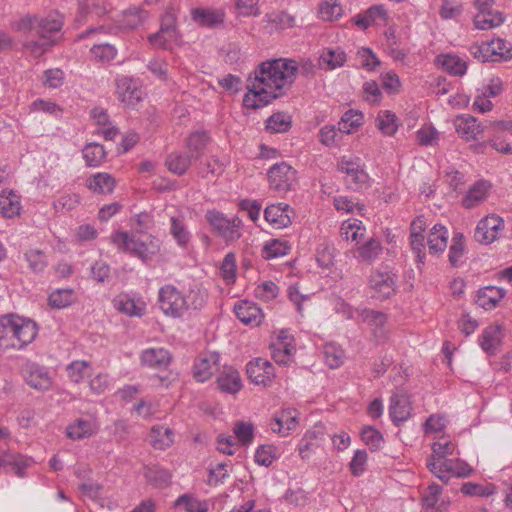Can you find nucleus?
I'll return each instance as SVG.
<instances>
[{"label":"nucleus","instance_id":"338daca9","mask_svg":"<svg viewBox=\"0 0 512 512\" xmlns=\"http://www.w3.org/2000/svg\"><path fill=\"white\" fill-rule=\"evenodd\" d=\"M5 465L9 466L18 477L25 476V469L30 465V459L23 455L5 454Z\"/></svg>","mask_w":512,"mask_h":512},{"label":"nucleus","instance_id":"c03bdc74","mask_svg":"<svg viewBox=\"0 0 512 512\" xmlns=\"http://www.w3.org/2000/svg\"><path fill=\"white\" fill-rule=\"evenodd\" d=\"M376 127L385 136H393L398 130L396 115L389 110H382L375 119Z\"/></svg>","mask_w":512,"mask_h":512},{"label":"nucleus","instance_id":"7ed1b4c3","mask_svg":"<svg viewBox=\"0 0 512 512\" xmlns=\"http://www.w3.org/2000/svg\"><path fill=\"white\" fill-rule=\"evenodd\" d=\"M38 333L36 323L14 314L0 317V352L22 349L30 344Z\"/></svg>","mask_w":512,"mask_h":512},{"label":"nucleus","instance_id":"0e129e2a","mask_svg":"<svg viewBox=\"0 0 512 512\" xmlns=\"http://www.w3.org/2000/svg\"><path fill=\"white\" fill-rule=\"evenodd\" d=\"M319 13L323 20L335 21L342 16L343 10L337 0H324L320 4Z\"/></svg>","mask_w":512,"mask_h":512},{"label":"nucleus","instance_id":"6ab92c4d","mask_svg":"<svg viewBox=\"0 0 512 512\" xmlns=\"http://www.w3.org/2000/svg\"><path fill=\"white\" fill-rule=\"evenodd\" d=\"M338 169L345 174V182L353 190L362 188L368 182L369 176L360 165L345 157L339 161Z\"/></svg>","mask_w":512,"mask_h":512},{"label":"nucleus","instance_id":"cd10ccee","mask_svg":"<svg viewBox=\"0 0 512 512\" xmlns=\"http://www.w3.org/2000/svg\"><path fill=\"white\" fill-rule=\"evenodd\" d=\"M411 413L409 399L404 394L393 395L390 399L389 414L393 423L405 422Z\"/></svg>","mask_w":512,"mask_h":512},{"label":"nucleus","instance_id":"69168bd1","mask_svg":"<svg viewBox=\"0 0 512 512\" xmlns=\"http://www.w3.org/2000/svg\"><path fill=\"white\" fill-rule=\"evenodd\" d=\"M343 133H340L338 130V127L335 125H324L319 130V141L327 146V147H333L337 146L338 143L341 141V135Z\"/></svg>","mask_w":512,"mask_h":512},{"label":"nucleus","instance_id":"dca6fc26","mask_svg":"<svg viewBox=\"0 0 512 512\" xmlns=\"http://www.w3.org/2000/svg\"><path fill=\"white\" fill-rule=\"evenodd\" d=\"M26 383L33 389L46 391L52 386V377L44 366L27 362L22 369Z\"/></svg>","mask_w":512,"mask_h":512},{"label":"nucleus","instance_id":"c85d7f7f","mask_svg":"<svg viewBox=\"0 0 512 512\" xmlns=\"http://www.w3.org/2000/svg\"><path fill=\"white\" fill-rule=\"evenodd\" d=\"M496 135L491 140V146L498 152L504 154L512 153V146L509 142V136H512V122L501 121L495 124Z\"/></svg>","mask_w":512,"mask_h":512},{"label":"nucleus","instance_id":"774afa93","mask_svg":"<svg viewBox=\"0 0 512 512\" xmlns=\"http://www.w3.org/2000/svg\"><path fill=\"white\" fill-rule=\"evenodd\" d=\"M361 439L374 451L378 450L383 443L382 434L372 426H367L362 429Z\"/></svg>","mask_w":512,"mask_h":512},{"label":"nucleus","instance_id":"a878e982","mask_svg":"<svg viewBox=\"0 0 512 512\" xmlns=\"http://www.w3.org/2000/svg\"><path fill=\"white\" fill-rule=\"evenodd\" d=\"M383 247L378 239L370 238L364 243L356 244V248L351 252L359 262L372 263L382 254Z\"/></svg>","mask_w":512,"mask_h":512},{"label":"nucleus","instance_id":"13d9d810","mask_svg":"<svg viewBox=\"0 0 512 512\" xmlns=\"http://www.w3.org/2000/svg\"><path fill=\"white\" fill-rule=\"evenodd\" d=\"M175 506L183 507L187 512H208V503L190 494H183L178 497Z\"/></svg>","mask_w":512,"mask_h":512},{"label":"nucleus","instance_id":"aec40b11","mask_svg":"<svg viewBox=\"0 0 512 512\" xmlns=\"http://www.w3.org/2000/svg\"><path fill=\"white\" fill-rule=\"evenodd\" d=\"M299 413L292 408H285L275 413L270 422V428L274 433L287 436L298 425Z\"/></svg>","mask_w":512,"mask_h":512},{"label":"nucleus","instance_id":"ea45409f","mask_svg":"<svg viewBox=\"0 0 512 512\" xmlns=\"http://www.w3.org/2000/svg\"><path fill=\"white\" fill-rule=\"evenodd\" d=\"M504 22V16L499 11H480L474 16V25L479 30H489L500 26Z\"/></svg>","mask_w":512,"mask_h":512},{"label":"nucleus","instance_id":"58836bf2","mask_svg":"<svg viewBox=\"0 0 512 512\" xmlns=\"http://www.w3.org/2000/svg\"><path fill=\"white\" fill-rule=\"evenodd\" d=\"M437 63L449 74L463 76L467 70V64L457 55L442 54L437 57Z\"/></svg>","mask_w":512,"mask_h":512},{"label":"nucleus","instance_id":"5701e85b","mask_svg":"<svg viewBox=\"0 0 512 512\" xmlns=\"http://www.w3.org/2000/svg\"><path fill=\"white\" fill-rule=\"evenodd\" d=\"M503 327L499 324L487 326L479 337V345L487 355H495L502 344Z\"/></svg>","mask_w":512,"mask_h":512},{"label":"nucleus","instance_id":"39448f33","mask_svg":"<svg viewBox=\"0 0 512 512\" xmlns=\"http://www.w3.org/2000/svg\"><path fill=\"white\" fill-rule=\"evenodd\" d=\"M355 314L360 321L368 326L375 344H384L389 340L390 331L387 327V314L368 308L356 309Z\"/></svg>","mask_w":512,"mask_h":512},{"label":"nucleus","instance_id":"c9c22d12","mask_svg":"<svg viewBox=\"0 0 512 512\" xmlns=\"http://www.w3.org/2000/svg\"><path fill=\"white\" fill-rule=\"evenodd\" d=\"M504 295V289L488 286L478 291L476 303L485 310H491L498 305Z\"/></svg>","mask_w":512,"mask_h":512},{"label":"nucleus","instance_id":"603ef678","mask_svg":"<svg viewBox=\"0 0 512 512\" xmlns=\"http://www.w3.org/2000/svg\"><path fill=\"white\" fill-rule=\"evenodd\" d=\"M431 448L433 454L429 457L428 461H440L446 460L448 456L453 455L456 450V445L446 438H441L434 442Z\"/></svg>","mask_w":512,"mask_h":512},{"label":"nucleus","instance_id":"9d476101","mask_svg":"<svg viewBox=\"0 0 512 512\" xmlns=\"http://www.w3.org/2000/svg\"><path fill=\"white\" fill-rule=\"evenodd\" d=\"M471 54L482 62L496 61L499 58L509 59L512 57L511 48L503 39H493L483 42L480 45H473L470 48Z\"/></svg>","mask_w":512,"mask_h":512},{"label":"nucleus","instance_id":"412c9836","mask_svg":"<svg viewBox=\"0 0 512 512\" xmlns=\"http://www.w3.org/2000/svg\"><path fill=\"white\" fill-rule=\"evenodd\" d=\"M293 209L284 203L272 204L266 207L264 217L274 228H286L292 223Z\"/></svg>","mask_w":512,"mask_h":512},{"label":"nucleus","instance_id":"f8f14e48","mask_svg":"<svg viewBox=\"0 0 512 512\" xmlns=\"http://www.w3.org/2000/svg\"><path fill=\"white\" fill-rule=\"evenodd\" d=\"M503 229L504 220L495 214H491L478 222L474 237L479 243L486 245L491 244L499 239Z\"/></svg>","mask_w":512,"mask_h":512},{"label":"nucleus","instance_id":"9b49d317","mask_svg":"<svg viewBox=\"0 0 512 512\" xmlns=\"http://www.w3.org/2000/svg\"><path fill=\"white\" fill-rule=\"evenodd\" d=\"M270 187L278 192H287L297 183V171L288 163L274 164L268 172Z\"/></svg>","mask_w":512,"mask_h":512},{"label":"nucleus","instance_id":"3c124183","mask_svg":"<svg viewBox=\"0 0 512 512\" xmlns=\"http://www.w3.org/2000/svg\"><path fill=\"white\" fill-rule=\"evenodd\" d=\"M106 157L104 147L98 143H89L83 149V158L89 167L101 165Z\"/></svg>","mask_w":512,"mask_h":512},{"label":"nucleus","instance_id":"4c0bfd02","mask_svg":"<svg viewBox=\"0 0 512 512\" xmlns=\"http://www.w3.org/2000/svg\"><path fill=\"white\" fill-rule=\"evenodd\" d=\"M150 442L155 449L164 450L174 443V431L163 425L153 426Z\"/></svg>","mask_w":512,"mask_h":512},{"label":"nucleus","instance_id":"49530a36","mask_svg":"<svg viewBox=\"0 0 512 512\" xmlns=\"http://www.w3.org/2000/svg\"><path fill=\"white\" fill-rule=\"evenodd\" d=\"M145 16V11L141 8H129L123 12L118 27L123 30L135 29L143 22Z\"/></svg>","mask_w":512,"mask_h":512},{"label":"nucleus","instance_id":"79ce46f5","mask_svg":"<svg viewBox=\"0 0 512 512\" xmlns=\"http://www.w3.org/2000/svg\"><path fill=\"white\" fill-rule=\"evenodd\" d=\"M363 124V114L358 110L346 111L338 122V130L346 135L354 133Z\"/></svg>","mask_w":512,"mask_h":512},{"label":"nucleus","instance_id":"052dcab7","mask_svg":"<svg viewBox=\"0 0 512 512\" xmlns=\"http://www.w3.org/2000/svg\"><path fill=\"white\" fill-rule=\"evenodd\" d=\"M254 425L250 422L238 421L233 427V432L242 446H249L254 440Z\"/></svg>","mask_w":512,"mask_h":512},{"label":"nucleus","instance_id":"6e6d98bb","mask_svg":"<svg viewBox=\"0 0 512 512\" xmlns=\"http://www.w3.org/2000/svg\"><path fill=\"white\" fill-rule=\"evenodd\" d=\"M48 301L53 308H66L74 301V290L71 288L57 289L49 295Z\"/></svg>","mask_w":512,"mask_h":512},{"label":"nucleus","instance_id":"37998d69","mask_svg":"<svg viewBox=\"0 0 512 512\" xmlns=\"http://www.w3.org/2000/svg\"><path fill=\"white\" fill-rule=\"evenodd\" d=\"M192 160L194 159L186 151L173 152L167 157L166 165L172 173L183 175L191 165Z\"/></svg>","mask_w":512,"mask_h":512},{"label":"nucleus","instance_id":"a211bd4d","mask_svg":"<svg viewBox=\"0 0 512 512\" xmlns=\"http://www.w3.org/2000/svg\"><path fill=\"white\" fill-rule=\"evenodd\" d=\"M247 375L257 385H270L274 376V367L266 359L256 358L247 364Z\"/></svg>","mask_w":512,"mask_h":512},{"label":"nucleus","instance_id":"a19ab883","mask_svg":"<svg viewBox=\"0 0 512 512\" xmlns=\"http://www.w3.org/2000/svg\"><path fill=\"white\" fill-rule=\"evenodd\" d=\"M170 234L180 248L186 249L190 244L192 235L189 232L183 219L171 217Z\"/></svg>","mask_w":512,"mask_h":512},{"label":"nucleus","instance_id":"a18cd8bd","mask_svg":"<svg viewBox=\"0 0 512 512\" xmlns=\"http://www.w3.org/2000/svg\"><path fill=\"white\" fill-rule=\"evenodd\" d=\"M465 253V238L460 232L454 233L449 248V262L453 267H459L463 264Z\"/></svg>","mask_w":512,"mask_h":512},{"label":"nucleus","instance_id":"f704fd0d","mask_svg":"<svg viewBox=\"0 0 512 512\" xmlns=\"http://www.w3.org/2000/svg\"><path fill=\"white\" fill-rule=\"evenodd\" d=\"M448 230L441 224H435L428 236V247L431 254L443 253L448 243Z\"/></svg>","mask_w":512,"mask_h":512},{"label":"nucleus","instance_id":"680f3d73","mask_svg":"<svg viewBox=\"0 0 512 512\" xmlns=\"http://www.w3.org/2000/svg\"><path fill=\"white\" fill-rule=\"evenodd\" d=\"M278 458V449L273 445H260L255 452V462L269 467Z\"/></svg>","mask_w":512,"mask_h":512},{"label":"nucleus","instance_id":"6e6552de","mask_svg":"<svg viewBox=\"0 0 512 512\" xmlns=\"http://www.w3.org/2000/svg\"><path fill=\"white\" fill-rule=\"evenodd\" d=\"M427 467L431 473L445 483H447L451 477H468L473 471L465 461L449 458L440 461H427Z\"/></svg>","mask_w":512,"mask_h":512},{"label":"nucleus","instance_id":"393cba45","mask_svg":"<svg viewBox=\"0 0 512 512\" xmlns=\"http://www.w3.org/2000/svg\"><path fill=\"white\" fill-rule=\"evenodd\" d=\"M114 308L130 317H140L145 313L146 305L141 299H134L126 293H121L113 299Z\"/></svg>","mask_w":512,"mask_h":512},{"label":"nucleus","instance_id":"423d86ee","mask_svg":"<svg viewBox=\"0 0 512 512\" xmlns=\"http://www.w3.org/2000/svg\"><path fill=\"white\" fill-rule=\"evenodd\" d=\"M177 14L173 8L167 9L161 19L160 30L149 36V42L156 48L170 49L172 43L180 40L179 31L176 28Z\"/></svg>","mask_w":512,"mask_h":512},{"label":"nucleus","instance_id":"c756f323","mask_svg":"<svg viewBox=\"0 0 512 512\" xmlns=\"http://www.w3.org/2000/svg\"><path fill=\"white\" fill-rule=\"evenodd\" d=\"M454 126L457 133L467 141L475 140L482 132L477 119L471 115H461L454 120Z\"/></svg>","mask_w":512,"mask_h":512},{"label":"nucleus","instance_id":"e2e57ef3","mask_svg":"<svg viewBox=\"0 0 512 512\" xmlns=\"http://www.w3.org/2000/svg\"><path fill=\"white\" fill-rule=\"evenodd\" d=\"M67 372L71 381L80 383L90 376V365L84 360L73 361L68 365Z\"/></svg>","mask_w":512,"mask_h":512},{"label":"nucleus","instance_id":"2eb2a0df","mask_svg":"<svg viewBox=\"0 0 512 512\" xmlns=\"http://www.w3.org/2000/svg\"><path fill=\"white\" fill-rule=\"evenodd\" d=\"M270 351L274 361L287 366L293 361L295 353L294 338L286 331H280L277 338L270 344Z\"/></svg>","mask_w":512,"mask_h":512},{"label":"nucleus","instance_id":"8fccbe9b","mask_svg":"<svg viewBox=\"0 0 512 512\" xmlns=\"http://www.w3.org/2000/svg\"><path fill=\"white\" fill-rule=\"evenodd\" d=\"M291 246L286 240L274 239L265 243L262 249L264 259H272L287 255Z\"/></svg>","mask_w":512,"mask_h":512},{"label":"nucleus","instance_id":"72a5a7b5","mask_svg":"<svg viewBox=\"0 0 512 512\" xmlns=\"http://www.w3.org/2000/svg\"><path fill=\"white\" fill-rule=\"evenodd\" d=\"M98 431V425L92 419H77L67 427V436L72 440L90 437Z\"/></svg>","mask_w":512,"mask_h":512},{"label":"nucleus","instance_id":"ddd939ff","mask_svg":"<svg viewBox=\"0 0 512 512\" xmlns=\"http://www.w3.org/2000/svg\"><path fill=\"white\" fill-rule=\"evenodd\" d=\"M116 96L125 106L133 107L143 98V92L137 81L129 76H118L115 79Z\"/></svg>","mask_w":512,"mask_h":512},{"label":"nucleus","instance_id":"4468645a","mask_svg":"<svg viewBox=\"0 0 512 512\" xmlns=\"http://www.w3.org/2000/svg\"><path fill=\"white\" fill-rule=\"evenodd\" d=\"M369 284L379 298L385 299L395 292L396 275L388 267H380L371 273Z\"/></svg>","mask_w":512,"mask_h":512},{"label":"nucleus","instance_id":"1a4fd4ad","mask_svg":"<svg viewBox=\"0 0 512 512\" xmlns=\"http://www.w3.org/2000/svg\"><path fill=\"white\" fill-rule=\"evenodd\" d=\"M160 309L167 316L174 318L180 317L188 309L183 295L173 285H165L160 288L158 293Z\"/></svg>","mask_w":512,"mask_h":512},{"label":"nucleus","instance_id":"bb28decb","mask_svg":"<svg viewBox=\"0 0 512 512\" xmlns=\"http://www.w3.org/2000/svg\"><path fill=\"white\" fill-rule=\"evenodd\" d=\"M21 209V199L15 191L3 190L0 193V214L4 218L12 219L20 216Z\"/></svg>","mask_w":512,"mask_h":512},{"label":"nucleus","instance_id":"f257e3e1","mask_svg":"<svg viewBox=\"0 0 512 512\" xmlns=\"http://www.w3.org/2000/svg\"><path fill=\"white\" fill-rule=\"evenodd\" d=\"M294 66L290 59L278 58L260 63L249 77L248 93L244 105L248 108H261L282 96L294 82Z\"/></svg>","mask_w":512,"mask_h":512},{"label":"nucleus","instance_id":"2f4dec72","mask_svg":"<svg viewBox=\"0 0 512 512\" xmlns=\"http://www.w3.org/2000/svg\"><path fill=\"white\" fill-rule=\"evenodd\" d=\"M141 361L151 368H165L171 361V355L164 348H149L142 352Z\"/></svg>","mask_w":512,"mask_h":512},{"label":"nucleus","instance_id":"864d4df0","mask_svg":"<svg viewBox=\"0 0 512 512\" xmlns=\"http://www.w3.org/2000/svg\"><path fill=\"white\" fill-rule=\"evenodd\" d=\"M265 21L272 25L275 30L291 28L295 24V19L284 11H272L265 15Z\"/></svg>","mask_w":512,"mask_h":512},{"label":"nucleus","instance_id":"20e7f679","mask_svg":"<svg viewBox=\"0 0 512 512\" xmlns=\"http://www.w3.org/2000/svg\"><path fill=\"white\" fill-rule=\"evenodd\" d=\"M110 239L118 251L128 253L143 262L150 261L160 251V241L152 235L141 239L125 231H115Z\"/></svg>","mask_w":512,"mask_h":512},{"label":"nucleus","instance_id":"473e14b6","mask_svg":"<svg viewBox=\"0 0 512 512\" xmlns=\"http://www.w3.org/2000/svg\"><path fill=\"white\" fill-rule=\"evenodd\" d=\"M218 388L230 394L240 391L242 384L239 372L232 367H225L217 378Z\"/></svg>","mask_w":512,"mask_h":512},{"label":"nucleus","instance_id":"f03ea898","mask_svg":"<svg viewBox=\"0 0 512 512\" xmlns=\"http://www.w3.org/2000/svg\"><path fill=\"white\" fill-rule=\"evenodd\" d=\"M63 27V16L57 12L41 17L26 14L10 22V28L23 37L22 47L39 57L57 42L56 36Z\"/></svg>","mask_w":512,"mask_h":512},{"label":"nucleus","instance_id":"f3484780","mask_svg":"<svg viewBox=\"0 0 512 512\" xmlns=\"http://www.w3.org/2000/svg\"><path fill=\"white\" fill-rule=\"evenodd\" d=\"M191 19L203 28H217L224 23L225 10L222 8L197 7L190 11Z\"/></svg>","mask_w":512,"mask_h":512},{"label":"nucleus","instance_id":"09e8293b","mask_svg":"<svg viewBox=\"0 0 512 512\" xmlns=\"http://www.w3.org/2000/svg\"><path fill=\"white\" fill-rule=\"evenodd\" d=\"M365 227L357 219L344 221L340 228L341 237L346 240L355 241L356 244L364 237Z\"/></svg>","mask_w":512,"mask_h":512},{"label":"nucleus","instance_id":"bf43d9fd","mask_svg":"<svg viewBox=\"0 0 512 512\" xmlns=\"http://www.w3.org/2000/svg\"><path fill=\"white\" fill-rule=\"evenodd\" d=\"M207 144V136L204 132H195L187 139V153L194 159H198Z\"/></svg>","mask_w":512,"mask_h":512},{"label":"nucleus","instance_id":"5fc2aeb1","mask_svg":"<svg viewBox=\"0 0 512 512\" xmlns=\"http://www.w3.org/2000/svg\"><path fill=\"white\" fill-rule=\"evenodd\" d=\"M291 117L285 113L278 112L271 115L266 121V129L271 133H284L291 127Z\"/></svg>","mask_w":512,"mask_h":512},{"label":"nucleus","instance_id":"0eeeda50","mask_svg":"<svg viewBox=\"0 0 512 512\" xmlns=\"http://www.w3.org/2000/svg\"><path fill=\"white\" fill-rule=\"evenodd\" d=\"M205 218L207 222L213 227V230L217 232L227 243L234 242L241 237V225L242 221L238 217L231 219L224 216V214L216 211H207Z\"/></svg>","mask_w":512,"mask_h":512},{"label":"nucleus","instance_id":"7c9ffc66","mask_svg":"<svg viewBox=\"0 0 512 512\" xmlns=\"http://www.w3.org/2000/svg\"><path fill=\"white\" fill-rule=\"evenodd\" d=\"M217 354L201 356L194 364V378L199 382H205L210 379L217 370Z\"/></svg>","mask_w":512,"mask_h":512},{"label":"nucleus","instance_id":"de8ad7c7","mask_svg":"<svg viewBox=\"0 0 512 512\" xmlns=\"http://www.w3.org/2000/svg\"><path fill=\"white\" fill-rule=\"evenodd\" d=\"M346 61V54L340 48L325 50L320 58L319 65L328 70L341 67Z\"/></svg>","mask_w":512,"mask_h":512},{"label":"nucleus","instance_id":"4d7b16f0","mask_svg":"<svg viewBox=\"0 0 512 512\" xmlns=\"http://www.w3.org/2000/svg\"><path fill=\"white\" fill-rule=\"evenodd\" d=\"M90 53L95 61L109 63L117 56V49L109 43L94 44Z\"/></svg>","mask_w":512,"mask_h":512},{"label":"nucleus","instance_id":"e433bc0d","mask_svg":"<svg viewBox=\"0 0 512 512\" xmlns=\"http://www.w3.org/2000/svg\"><path fill=\"white\" fill-rule=\"evenodd\" d=\"M86 183L92 192L108 194L114 190L116 181L109 173L99 172L90 176Z\"/></svg>","mask_w":512,"mask_h":512},{"label":"nucleus","instance_id":"4be33fe9","mask_svg":"<svg viewBox=\"0 0 512 512\" xmlns=\"http://www.w3.org/2000/svg\"><path fill=\"white\" fill-rule=\"evenodd\" d=\"M492 185L487 180H478L473 183L462 198V206L466 209H472L487 200L490 195Z\"/></svg>","mask_w":512,"mask_h":512},{"label":"nucleus","instance_id":"b1692460","mask_svg":"<svg viewBox=\"0 0 512 512\" xmlns=\"http://www.w3.org/2000/svg\"><path fill=\"white\" fill-rule=\"evenodd\" d=\"M234 311L237 318L245 325L258 326L264 318L261 308L248 300L237 303Z\"/></svg>","mask_w":512,"mask_h":512}]
</instances>
